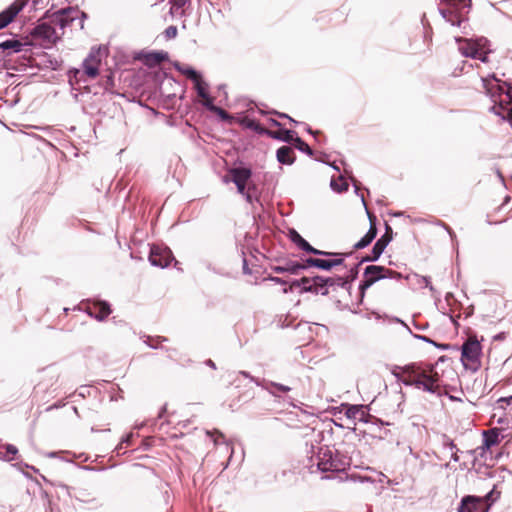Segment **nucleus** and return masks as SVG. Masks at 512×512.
<instances>
[{"label": "nucleus", "mask_w": 512, "mask_h": 512, "mask_svg": "<svg viewBox=\"0 0 512 512\" xmlns=\"http://www.w3.org/2000/svg\"><path fill=\"white\" fill-rule=\"evenodd\" d=\"M390 372L398 382H401L405 386L423 389L431 394L440 393V387L438 385L439 375L434 371L433 365L429 366V371L415 362L404 366L393 365Z\"/></svg>", "instance_id": "f257e3e1"}, {"label": "nucleus", "mask_w": 512, "mask_h": 512, "mask_svg": "<svg viewBox=\"0 0 512 512\" xmlns=\"http://www.w3.org/2000/svg\"><path fill=\"white\" fill-rule=\"evenodd\" d=\"M446 8H439L440 15L452 26L459 27L461 33L468 34L469 24L466 15L471 8V0H442Z\"/></svg>", "instance_id": "f03ea898"}, {"label": "nucleus", "mask_w": 512, "mask_h": 512, "mask_svg": "<svg viewBox=\"0 0 512 512\" xmlns=\"http://www.w3.org/2000/svg\"><path fill=\"white\" fill-rule=\"evenodd\" d=\"M482 346L478 340H467L461 347V362L465 369L477 372L481 366Z\"/></svg>", "instance_id": "7ed1b4c3"}, {"label": "nucleus", "mask_w": 512, "mask_h": 512, "mask_svg": "<svg viewBox=\"0 0 512 512\" xmlns=\"http://www.w3.org/2000/svg\"><path fill=\"white\" fill-rule=\"evenodd\" d=\"M492 79L493 81L488 78L481 79L485 93L495 104L497 103V98L501 97L503 94H505L508 101L512 103V83L504 81L500 84L494 76H492Z\"/></svg>", "instance_id": "20e7f679"}, {"label": "nucleus", "mask_w": 512, "mask_h": 512, "mask_svg": "<svg viewBox=\"0 0 512 512\" xmlns=\"http://www.w3.org/2000/svg\"><path fill=\"white\" fill-rule=\"evenodd\" d=\"M317 458V467L322 472H339L345 469L346 463L334 455L328 447H321Z\"/></svg>", "instance_id": "39448f33"}, {"label": "nucleus", "mask_w": 512, "mask_h": 512, "mask_svg": "<svg viewBox=\"0 0 512 512\" xmlns=\"http://www.w3.org/2000/svg\"><path fill=\"white\" fill-rule=\"evenodd\" d=\"M78 12V7L71 6L59 9L55 12H51L50 9L44 13L43 18L50 20L53 25L63 30L78 19Z\"/></svg>", "instance_id": "423d86ee"}, {"label": "nucleus", "mask_w": 512, "mask_h": 512, "mask_svg": "<svg viewBox=\"0 0 512 512\" xmlns=\"http://www.w3.org/2000/svg\"><path fill=\"white\" fill-rule=\"evenodd\" d=\"M351 181H352V184L354 186V189H355V193L357 195H359V183L358 181L354 178V177H351ZM360 198H361V201L365 207V210L367 212V216L369 218V221L371 223L370 225V228L369 230L367 231V233L358 241L354 244L353 248L355 250H361V249H364L366 248L367 246H369L371 244V242L376 238L377 236V228L374 224V221L376 220V217L368 210V207H367V204H366V201H365V198H364V195L363 194H360Z\"/></svg>", "instance_id": "0eeeda50"}, {"label": "nucleus", "mask_w": 512, "mask_h": 512, "mask_svg": "<svg viewBox=\"0 0 512 512\" xmlns=\"http://www.w3.org/2000/svg\"><path fill=\"white\" fill-rule=\"evenodd\" d=\"M385 272V266L381 265H368L364 268L363 279L360 281L358 289L360 295V302H362L365 292L376 282L383 280Z\"/></svg>", "instance_id": "6e6552de"}, {"label": "nucleus", "mask_w": 512, "mask_h": 512, "mask_svg": "<svg viewBox=\"0 0 512 512\" xmlns=\"http://www.w3.org/2000/svg\"><path fill=\"white\" fill-rule=\"evenodd\" d=\"M455 42L458 44V50L464 57L476 58L479 57V50H482L488 40L486 38H479L476 40L463 38L460 36L454 37Z\"/></svg>", "instance_id": "1a4fd4ad"}, {"label": "nucleus", "mask_w": 512, "mask_h": 512, "mask_svg": "<svg viewBox=\"0 0 512 512\" xmlns=\"http://www.w3.org/2000/svg\"><path fill=\"white\" fill-rule=\"evenodd\" d=\"M148 259L152 266L165 268L174 260V256L170 248L152 245Z\"/></svg>", "instance_id": "9d476101"}, {"label": "nucleus", "mask_w": 512, "mask_h": 512, "mask_svg": "<svg viewBox=\"0 0 512 512\" xmlns=\"http://www.w3.org/2000/svg\"><path fill=\"white\" fill-rule=\"evenodd\" d=\"M332 281V279L320 275L308 277V284L304 286L303 292L326 296L329 294Z\"/></svg>", "instance_id": "9b49d317"}, {"label": "nucleus", "mask_w": 512, "mask_h": 512, "mask_svg": "<svg viewBox=\"0 0 512 512\" xmlns=\"http://www.w3.org/2000/svg\"><path fill=\"white\" fill-rule=\"evenodd\" d=\"M490 504L485 503L483 498L475 495L464 496L457 508V512H488Z\"/></svg>", "instance_id": "f8f14e48"}, {"label": "nucleus", "mask_w": 512, "mask_h": 512, "mask_svg": "<svg viewBox=\"0 0 512 512\" xmlns=\"http://www.w3.org/2000/svg\"><path fill=\"white\" fill-rule=\"evenodd\" d=\"M391 231V227L386 223V232ZM392 237L385 233L374 243L371 253L363 256L360 263L376 262L391 242Z\"/></svg>", "instance_id": "ddd939ff"}, {"label": "nucleus", "mask_w": 512, "mask_h": 512, "mask_svg": "<svg viewBox=\"0 0 512 512\" xmlns=\"http://www.w3.org/2000/svg\"><path fill=\"white\" fill-rule=\"evenodd\" d=\"M29 0H15L0 12V29L7 27L23 10Z\"/></svg>", "instance_id": "4468645a"}, {"label": "nucleus", "mask_w": 512, "mask_h": 512, "mask_svg": "<svg viewBox=\"0 0 512 512\" xmlns=\"http://www.w3.org/2000/svg\"><path fill=\"white\" fill-rule=\"evenodd\" d=\"M85 312L97 321H104L112 312L111 306L107 301L95 300L88 303Z\"/></svg>", "instance_id": "2eb2a0df"}, {"label": "nucleus", "mask_w": 512, "mask_h": 512, "mask_svg": "<svg viewBox=\"0 0 512 512\" xmlns=\"http://www.w3.org/2000/svg\"><path fill=\"white\" fill-rule=\"evenodd\" d=\"M32 35L52 43H56L60 39L50 20L49 22H42L36 25L32 31Z\"/></svg>", "instance_id": "dca6fc26"}, {"label": "nucleus", "mask_w": 512, "mask_h": 512, "mask_svg": "<svg viewBox=\"0 0 512 512\" xmlns=\"http://www.w3.org/2000/svg\"><path fill=\"white\" fill-rule=\"evenodd\" d=\"M290 240L302 251L316 256H329L324 250L313 247L306 239H304L295 229L289 231Z\"/></svg>", "instance_id": "f3484780"}, {"label": "nucleus", "mask_w": 512, "mask_h": 512, "mask_svg": "<svg viewBox=\"0 0 512 512\" xmlns=\"http://www.w3.org/2000/svg\"><path fill=\"white\" fill-rule=\"evenodd\" d=\"M139 59L143 60V63L147 67H155L159 65L160 63L167 61L169 59L168 52L165 51H151L147 53H140Z\"/></svg>", "instance_id": "a211bd4d"}, {"label": "nucleus", "mask_w": 512, "mask_h": 512, "mask_svg": "<svg viewBox=\"0 0 512 512\" xmlns=\"http://www.w3.org/2000/svg\"><path fill=\"white\" fill-rule=\"evenodd\" d=\"M26 44L16 38L6 39L0 42V50L3 57H8L20 53Z\"/></svg>", "instance_id": "6ab92c4d"}, {"label": "nucleus", "mask_w": 512, "mask_h": 512, "mask_svg": "<svg viewBox=\"0 0 512 512\" xmlns=\"http://www.w3.org/2000/svg\"><path fill=\"white\" fill-rule=\"evenodd\" d=\"M270 269L277 274L288 273L291 275H299L302 271L300 262L294 260H286L283 265H272Z\"/></svg>", "instance_id": "aec40b11"}, {"label": "nucleus", "mask_w": 512, "mask_h": 512, "mask_svg": "<svg viewBox=\"0 0 512 512\" xmlns=\"http://www.w3.org/2000/svg\"><path fill=\"white\" fill-rule=\"evenodd\" d=\"M277 161L283 165H292L295 162L296 156L291 146H281L276 151Z\"/></svg>", "instance_id": "412c9836"}, {"label": "nucleus", "mask_w": 512, "mask_h": 512, "mask_svg": "<svg viewBox=\"0 0 512 512\" xmlns=\"http://www.w3.org/2000/svg\"><path fill=\"white\" fill-rule=\"evenodd\" d=\"M231 180L234 184L247 183L252 176V171L247 167H235L230 170Z\"/></svg>", "instance_id": "4be33fe9"}, {"label": "nucleus", "mask_w": 512, "mask_h": 512, "mask_svg": "<svg viewBox=\"0 0 512 512\" xmlns=\"http://www.w3.org/2000/svg\"><path fill=\"white\" fill-rule=\"evenodd\" d=\"M483 435V445L481 449L485 451L486 449L491 448L492 446L497 445L500 442V433L499 429L492 428L490 430H485L482 433Z\"/></svg>", "instance_id": "5701e85b"}, {"label": "nucleus", "mask_w": 512, "mask_h": 512, "mask_svg": "<svg viewBox=\"0 0 512 512\" xmlns=\"http://www.w3.org/2000/svg\"><path fill=\"white\" fill-rule=\"evenodd\" d=\"M173 66L177 71L185 75L192 82H196L197 79H200L202 77L201 73L194 69L192 66L183 65L179 62H175Z\"/></svg>", "instance_id": "b1692460"}, {"label": "nucleus", "mask_w": 512, "mask_h": 512, "mask_svg": "<svg viewBox=\"0 0 512 512\" xmlns=\"http://www.w3.org/2000/svg\"><path fill=\"white\" fill-rule=\"evenodd\" d=\"M296 135V132L293 130H288L285 128H281L279 132L268 130L267 136L276 139L285 143H292L294 140V137Z\"/></svg>", "instance_id": "393cba45"}, {"label": "nucleus", "mask_w": 512, "mask_h": 512, "mask_svg": "<svg viewBox=\"0 0 512 512\" xmlns=\"http://www.w3.org/2000/svg\"><path fill=\"white\" fill-rule=\"evenodd\" d=\"M262 388L267 390L271 395L275 397H279L277 392L287 393L291 391V387L283 385L281 383L273 382V381H265L263 380Z\"/></svg>", "instance_id": "a878e982"}, {"label": "nucleus", "mask_w": 512, "mask_h": 512, "mask_svg": "<svg viewBox=\"0 0 512 512\" xmlns=\"http://www.w3.org/2000/svg\"><path fill=\"white\" fill-rule=\"evenodd\" d=\"M243 126L253 130L260 135H267L268 129H265L257 120L245 118L242 122Z\"/></svg>", "instance_id": "bb28decb"}, {"label": "nucleus", "mask_w": 512, "mask_h": 512, "mask_svg": "<svg viewBox=\"0 0 512 512\" xmlns=\"http://www.w3.org/2000/svg\"><path fill=\"white\" fill-rule=\"evenodd\" d=\"M345 415L349 419H359L361 421H364V413L362 411V406L348 405L345 411Z\"/></svg>", "instance_id": "cd10ccee"}, {"label": "nucleus", "mask_w": 512, "mask_h": 512, "mask_svg": "<svg viewBox=\"0 0 512 512\" xmlns=\"http://www.w3.org/2000/svg\"><path fill=\"white\" fill-rule=\"evenodd\" d=\"M294 143L295 148L299 150L302 153H305L306 155L312 157L314 155V151L310 148V146L297 134L294 137V140L292 141Z\"/></svg>", "instance_id": "c85d7f7f"}, {"label": "nucleus", "mask_w": 512, "mask_h": 512, "mask_svg": "<svg viewBox=\"0 0 512 512\" xmlns=\"http://www.w3.org/2000/svg\"><path fill=\"white\" fill-rule=\"evenodd\" d=\"M325 253L331 254L328 257H335L334 259H330L333 268L336 266L344 265L345 259L352 255V252L342 253V252L325 251Z\"/></svg>", "instance_id": "c756f323"}, {"label": "nucleus", "mask_w": 512, "mask_h": 512, "mask_svg": "<svg viewBox=\"0 0 512 512\" xmlns=\"http://www.w3.org/2000/svg\"><path fill=\"white\" fill-rule=\"evenodd\" d=\"M193 84L195 86L197 95L200 98H202V99L208 98V96L210 95L208 93V84L203 81L202 77L200 79H197L196 82H193Z\"/></svg>", "instance_id": "7c9ffc66"}, {"label": "nucleus", "mask_w": 512, "mask_h": 512, "mask_svg": "<svg viewBox=\"0 0 512 512\" xmlns=\"http://www.w3.org/2000/svg\"><path fill=\"white\" fill-rule=\"evenodd\" d=\"M83 68L84 73L90 78H95L99 74L98 65L91 63L89 59L84 60Z\"/></svg>", "instance_id": "2f4dec72"}, {"label": "nucleus", "mask_w": 512, "mask_h": 512, "mask_svg": "<svg viewBox=\"0 0 512 512\" xmlns=\"http://www.w3.org/2000/svg\"><path fill=\"white\" fill-rule=\"evenodd\" d=\"M18 453V449L13 444H3V454L5 456L4 461L10 462L14 460L16 454Z\"/></svg>", "instance_id": "473e14b6"}, {"label": "nucleus", "mask_w": 512, "mask_h": 512, "mask_svg": "<svg viewBox=\"0 0 512 512\" xmlns=\"http://www.w3.org/2000/svg\"><path fill=\"white\" fill-rule=\"evenodd\" d=\"M76 500L84 503L96 501V498H90V493L85 489H75L74 495Z\"/></svg>", "instance_id": "72a5a7b5"}, {"label": "nucleus", "mask_w": 512, "mask_h": 512, "mask_svg": "<svg viewBox=\"0 0 512 512\" xmlns=\"http://www.w3.org/2000/svg\"><path fill=\"white\" fill-rule=\"evenodd\" d=\"M329 279H332L331 287L338 286L344 289L349 290L351 288V285L348 283L347 278L342 276H334V277H328Z\"/></svg>", "instance_id": "f704fd0d"}, {"label": "nucleus", "mask_w": 512, "mask_h": 512, "mask_svg": "<svg viewBox=\"0 0 512 512\" xmlns=\"http://www.w3.org/2000/svg\"><path fill=\"white\" fill-rule=\"evenodd\" d=\"M288 284L289 286H291L293 289L298 287L300 288V291L299 293L300 294H303V289H304V286H306L308 284V277L304 276L300 279H293L291 281H288Z\"/></svg>", "instance_id": "c9c22d12"}, {"label": "nucleus", "mask_w": 512, "mask_h": 512, "mask_svg": "<svg viewBox=\"0 0 512 512\" xmlns=\"http://www.w3.org/2000/svg\"><path fill=\"white\" fill-rule=\"evenodd\" d=\"M166 341H167V338L163 337V336H157L155 338L147 336L144 343H146L152 349H157L159 343L166 342Z\"/></svg>", "instance_id": "e433bc0d"}, {"label": "nucleus", "mask_w": 512, "mask_h": 512, "mask_svg": "<svg viewBox=\"0 0 512 512\" xmlns=\"http://www.w3.org/2000/svg\"><path fill=\"white\" fill-rule=\"evenodd\" d=\"M363 263H360V261L355 264L350 270L348 271V275L345 277L347 278L348 283L351 285L353 281H355L358 278L359 275V268Z\"/></svg>", "instance_id": "4c0bfd02"}, {"label": "nucleus", "mask_w": 512, "mask_h": 512, "mask_svg": "<svg viewBox=\"0 0 512 512\" xmlns=\"http://www.w3.org/2000/svg\"><path fill=\"white\" fill-rule=\"evenodd\" d=\"M330 187L333 191L342 193L348 190V183L346 181H342V183L339 184L335 179H332Z\"/></svg>", "instance_id": "58836bf2"}, {"label": "nucleus", "mask_w": 512, "mask_h": 512, "mask_svg": "<svg viewBox=\"0 0 512 512\" xmlns=\"http://www.w3.org/2000/svg\"><path fill=\"white\" fill-rule=\"evenodd\" d=\"M316 268L323 271H331L333 269L330 259H317Z\"/></svg>", "instance_id": "ea45409f"}, {"label": "nucleus", "mask_w": 512, "mask_h": 512, "mask_svg": "<svg viewBox=\"0 0 512 512\" xmlns=\"http://www.w3.org/2000/svg\"><path fill=\"white\" fill-rule=\"evenodd\" d=\"M317 259L318 258L308 257V258L304 259L303 262H300V266L302 267V271L306 270V269H308L310 267L316 268Z\"/></svg>", "instance_id": "a19ab883"}, {"label": "nucleus", "mask_w": 512, "mask_h": 512, "mask_svg": "<svg viewBox=\"0 0 512 512\" xmlns=\"http://www.w3.org/2000/svg\"><path fill=\"white\" fill-rule=\"evenodd\" d=\"M256 191H257V188H256V186L254 184L248 186L247 191L243 195L247 202H249V203L253 202L254 194L256 193Z\"/></svg>", "instance_id": "79ce46f5"}, {"label": "nucleus", "mask_w": 512, "mask_h": 512, "mask_svg": "<svg viewBox=\"0 0 512 512\" xmlns=\"http://www.w3.org/2000/svg\"><path fill=\"white\" fill-rule=\"evenodd\" d=\"M383 275L385 276L384 279H401L402 278V274L397 272V271H394V270H391V269H388L385 267V272H383Z\"/></svg>", "instance_id": "37998d69"}, {"label": "nucleus", "mask_w": 512, "mask_h": 512, "mask_svg": "<svg viewBox=\"0 0 512 512\" xmlns=\"http://www.w3.org/2000/svg\"><path fill=\"white\" fill-rule=\"evenodd\" d=\"M263 281H271L275 284H279V285H283V286H286L288 285V281L281 278V277H277V276H272V275H268L267 277H265L263 279Z\"/></svg>", "instance_id": "c03bdc74"}, {"label": "nucleus", "mask_w": 512, "mask_h": 512, "mask_svg": "<svg viewBox=\"0 0 512 512\" xmlns=\"http://www.w3.org/2000/svg\"><path fill=\"white\" fill-rule=\"evenodd\" d=\"M203 105L206 107V109L210 112H214L215 109L218 107L214 104L213 98L209 95L208 98L203 99Z\"/></svg>", "instance_id": "a18cd8bd"}, {"label": "nucleus", "mask_w": 512, "mask_h": 512, "mask_svg": "<svg viewBox=\"0 0 512 512\" xmlns=\"http://www.w3.org/2000/svg\"><path fill=\"white\" fill-rule=\"evenodd\" d=\"M499 108L500 109H505L507 111L506 116L503 115L502 119L508 121L511 124V126H512V107H509V108L508 107H504L502 101L500 100L499 101Z\"/></svg>", "instance_id": "49530a36"}, {"label": "nucleus", "mask_w": 512, "mask_h": 512, "mask_svg": "<svg viewBox=\"0 0 512 512\" xmlns=\"http://www.w3.org/2000/svg\"><path fill=\"white\" fill-rule=\"evenodd\" d=\"M436 225H438V226H440V227L444 228V229L447 231V233L449 234V236L451 237V240H452V241H454V240H455L456 235H455L454 231L451 229V227H450L449 225H447L445 222H443V221H441V220H438V221L436 222Z\"/></svg>", "instance_id": "de8ad7c7"}, {"label": "nucleus", "mask_w": 512, "mask_h": 512, "mask_svg": "<svg viewBox=\"0 0 512 512\" xmlns=\"http://www.w3.org/2000/svg\"><path fill=\"white\" fill-rule=\"evenodd\" d=\"M177 27L176 26H168L165 31H164V34H165V37L168 38V39H171V38H175L177 36Z\"/></svg>", "instance_id": "09e8293b"}, {"label": "nucleus", "mask_w": 512, "mask_h": 512, "mask_svg": "<svg viewBox=\"0 0 512 512\" xmlns=\"http://www.w3.org/2000/svg\"><path fill=\"white\" fill-rule=\"evenodd\" d=\"M442 438H443V446L444 447H447L452 451H455L456 449H458L456 447L455 443L453 442V440H451L447 435L444 434L442 436Z\"/></svg>", "instance_id": "8fccbe9b"}, {"label": "nucleus", "mask_w": 512, "mask_h": 512, "mask_svg": "<svg viewBox=\"0 0 512 512\" xmlns=\"http://www.w3.org/2000/svg\"><path fill=\"white\" fill-rule=\"evenodd\" d=\"M278 326L281 328H288L292 326L291 321L289 320V316H280L278 320Z\"/></svg>", "instance_id": "3c124183"}, {"label": "nucleus", "mask_w": 512, "mask_h": 512, "mask_svg": "<svg viewBox=\"0 0 512 512\" xmlns=\"http://www.w3.org/2000/svg\"><path fill=\"white\" fill-rule=\"evenodd\" d=\"M213 113H215L222 120L226 121L230 119V115L220 107H217Z\"/></svg>", "instance_id": "603ef678"}, {"label": "nucleus", "mask_w": 512, "mask_h": 512, "mask_svg": "<svg viewBox=\"0 0 512 512\" xmlns=\"http://www.w3.org/2000/svg\"><path fill=\"white\" fill-rule=\"evenodd\" d=\"M239 374L242 375L245 378H248L250 381L254 382L257 386H261L262 387L263 382H260L258 379L253 377L249 372H247V371H240Z\"/></svg>", "instance_id": "864d4df0"}, {"label": "nucleus", "mask_w": 512, "mask_h": 512, "mask_svg": "<svg viewBox=\"0 0 512 512\" xmlns=\"http://www.w3.org/2000/svg\"><path fill=\"white\" fill-rule=\"evenodd\" d=\"M242 270H243V273L245 275H250L251 274V269L249 268V265H248V261L246 259V256H245V252L242 250Z\"/></svg>", "instance_id": "5fc2aeb1"}, {"label": "nucleus", "mask_w": 512, "mask_h": 512, "mask_svg": "<svg viewBox=\"0 0 512 512\" xmlns=\"http://www.w3.org/2000/svg\"><path fill=\"white\" fill-rule=\"evenodd\" d=\"M165 487H168L167 484H165ZM162 499H163V503L164 505H168L169 502H170V493H169V490L167 488H165L162 492Z\"/></svg>", "instance_id": "6e6d98bb"}, {"label": "nucleus", "mask_w": 512, "mask_h": 512, "mask_svg": "<svg viewBox=\"0 0 512 512\" xmlns=\"http://www.w3.org/2000/svg\"><path fill=\"white\" fill-rule=\"evenodd\" d=\"M413 336H414V338H416L418 340H421L423 342H426L428 344H431V345L435 344L434 340H432L431 338H429V337H427L425 335L414 334Z\"/></svg>", "instance_id": "4d7b16f0"}, {"label": "nucleus", "mask_w": 512, "mask_h": 512, "mask_svg": "<svg viewBox=\"0 0 512 512\" xmlns=\"http://www.w3.org/2000/svg\"><path fill=\"white\" fill-rule=\"evenodd\" d=\"M494 493H495V490H494V489H492L490 492H488V493L486 494L485 498H483V500L485 501V503H487V504H490V505H491V504L495 501V499H493V495H494Z\"/></svg>", "instance_id": "13d9d810"}, {"label": "nucleus", "mask_w": 512, "mask_h": 512, "mask_svg": "<svg viewBox=\"0 0 512 512\" xmlns=\"http://www.w3.org/2000/svg\"><path fill=\"white\" fill-rule=\"evenodd\" d=\"M78 19H79L80 29H83L84 28V21H85V19H87V14L85 12L79 10V12H78Z\"/></svg>", "instance_id": "bf43d9fd"}, {"label": "nucleus", "mask_w": 512, "mask_h": 512, "mask_svg": "<svg viewBox=\"0 0 512 512\" xmlns=\"http://www.w3.org/2000/svg\"><path fill=\"white\" fill-rule=\"evenodd\" d=\"M235 185H236V187H237V191H238L240 194H242V195H244V194H245V192H246V191H247V189H248V184H247V183H238V184H235Z\"/></svg>", "instance_id": "052dcab7"}, {"label": "nucleus", "mask_w": 512, "mask_h": 512, "mask_svg": "<svg viewBox=\"0 0 512 512\" xmlns=\"http://www.w3.org/2000/svg\"><path fill=\"white\" fill-rule=\"evenodd\" d=\"M133 439V434L130 433V434H126L125 436L122 437L121 439V444H125V445H130L131 444V441Z\"/></svg>", "instance_id": "680f3d73"}, {"label": "nucleus", "mask_w": 512, "mask_h": 512, "mask_svg": "<svg viewBox=\"0 0 512 512\" xmlns=\"http://www.w3.org/2000/svg\"><path fill=\"white\" fill-rule=\"evenodd\" d=\"M475 59H478V60H480L483 63H487L489 61L488 53L487 52H481V50H479V57H476Z\"/></svg>", "instance_id": "e2e57ef3"}, {"label": "nucleus", "mask_w": 512, "mask_h": 512, "mask_svg": "<svg viewBox=\"0 0 512 512\" xmlns=\"http://www.w3.org/2000/svg\"><path fill=\"white\" fill-rule=\"evenodd\" d=\"M422 280L425 283V287L429 288L430 291H434V287L431 284L430 277L423 276Z\"/></svg>", "instance_id": "0e129e2a"}, {"label": "nucleus", "mask_w": 512, "mask_h": 512, "mask_svg": "<svg viewBox=\"0 0 512 512\" xmlns=\"http://www.w3.org/2000/svg\"><path fill=\"white\" fill-rule=\"evenodd\" d=\"M303 125H304V128H305L306 132H308L309 134L313 135L315 138L320 133L319 131H313L312 128L308 124H306V123H303Z\"/></svg>", "instance_id": "69168bd1"}, {"label": "nucleus", "mask_w": 512, "mask_h": 512, "mask_svg": "<svg viewBox=\"0 0 512 512\" xmlns=\"http://www.w3.org/2000/svg\"><path fill=\"white\" fill-rule=\"evenodd\" d=\"M500 402L506 403L507 405H512V395H510L508 397L499 398L498 403H500Z\"/></svg>", "instance_id": "338daca9"}, {"label": "nucleus", "mask_w": 512, "mask_h": 512, "mask_svg": "<svg viewBox=\"0 0 512 512\" xmlns=\"http://www.w3.org/2000/svg\"><path fill=\"white\" fill-rule=\"evenodd\" d=\"M433 346H435L436 348L440 349V350H447L449 348V344H446V343H437L435 341V344H433Z\"/></svg>", "instance_id": "774afa93"}]
</instances>
